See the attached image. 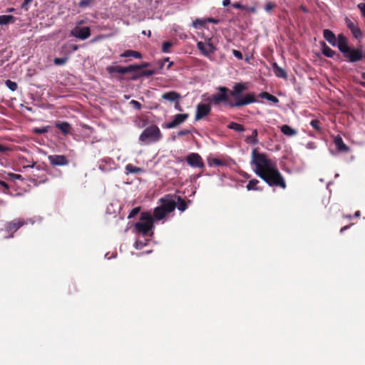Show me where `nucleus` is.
Listing matches in <instances>:
<instances>
[{"label":"nucleus","mask_w":365,"mask_h":365,"mask_svg":"<svg viewBox=\"0 0 365 365\" xmlns=\"http://www.w3.org/2000/svg\"><path fill=\"white\" fill-rule=\"evenodd\" d=\"M83 23H84V21H83V20H81V21H79L76 22V26H81V25H82Z\"/></svg>","instance_id":"nucleus-57"},{"label":"nucleus","mask_w":365,"mask_h":365,"mask_svg":"<svg viewBox=\"0 0 365 365\" xmlns=\"http://www.w3.org/2000/svg\"><path fill=\"white\" fill-rule=\"evenodd\" d=\"M245 140L249 144L255 145V144L257 143H258L257 130L256 129L253 130L252 131L251 135L249 136H247Z\"/></svg>","instance_id":"nucleus-26"},{"label":"nucleus","mask_w":365,"mask_h":365,"mask_svg":"<svg viewBox=\"0 0 365 365\" xmlns=\"http://www.w3.org/2000/svg\"><path fill=\"white\" fill-rule=\"evenodd\" d=\"M360 84L365 88V81L364 82H360Z\"/></svg>","instance_id":"nucleus-63"},{"label":"nucleus","mask_w":365,"mask_h":365,"mask_svg":"<svg viewBox=\"0 0 365 365\" xmlns=\"http://www.w3.org/2000/svg\"><path fill=\"white\" fill-rule=\"evenodd\" d=\"M205 23V19H196L192 22V26L195 28H198L199 26H203Z\"/></svg>","instance_id":"nucleus-36"},{"label":"nucleus","mask_w":365,"mask_h":365,"mask_svg":"<svg viewBox=\"0 0 365 365\" xmlns=\"http://www.w3.org/2000/svg\"><path fill=\"white\" fill-rule=\"evenodd\" d=\"M251 165L253 166L254 173L269 186L286 188L285 180L278 170L276 163L268 158L265 154L257 153L256 149H254L252 152Z\"/></svg>","instance_id":"nucleus-1"},{"label":"nucleus","mask_w":365,"mask_h":365,"mask_svg":"<svg viewBox=\"0 0 365 365\" xmlns=\"http://www.w3.org/2000/svg\"><path fill=\"white\" fill-rule=\"evenodd\" d=\"M160 205L155 208L153 219L156 220H163L167 215L175 209V200L174 197L166 195L160 199Z\"/></svg>","instance_id":"nucleus-3"},{"label":"nucleus","mask_w":365,"mask_h":365,"mask_svg":"<svg viewBox=\"0 0 365 365\" xmlns=\"http://www.w3.org/2000/svg\"><path fill=\"white\" fill-rule=\"evenodd\" d=\"M232 53L238 59H240V60L242 59V54L240 51L234 49V50H232Z\"/></svg>","instance_id":"nucleus-42"},{"label":"nucleus","mask_w":365,"mask_h":365,"mask_svg":"<svg viewBox=\"0 0 365 365\" xmlns=\"http://www.w3.org/2000/svg\"><path fill=\"white\" fill-rule=\"evenodd\" d=\"M35 163H34L31 165H27V166H25L24 168H34Z\"/></svg>","instance_id":"nucleus-62"},{"label":"nucleus","mask_w":365,"mask_h":365,"mask_svg":"<svg viewBox=\"0 0 365 365\" xmlns=\"http://www.w3.org/2000/svg\"><path fill=\"white\" fill-rule=\"evenodd\" d=\"M349 227V225H346V226L343 227L340 230V232H343L344 230H347Z\"/></svg>","instance_id":"nucleus-55"},{"label":"nucleus","mask_w":365,"mask_h":365,"mask_svg":"<svg viewBox=\"0 0 365 365\" xmlns=\"http://www.w3.org/2000/svg\"><path fill=\"white\" fill-rule=\"evenodd\" d=\"M324 38L333 46L336 45V39L335 34L329 29H324L323 31Z\"/></svg>","instance_id":"nucleus-17"},{"label":"nucleus","mask_w":365,"mask_h":365,"mask_svg":"<svg viewBox=\"0 0 365 365\" xmlns=\"http://www.w3.org/2000/svg\"><path fill=\"white\" fill-rule=\"evenodd\" d=\"M187 118H188V114H187V113L178 114L174 117V119L171 122L168 123L165 125V128H173L178 126V125L181 124L182 123H183Z\"/></svg>","instance_id":"nucleus-15"},{"label":"nucleus","mask_w":365,"mask_h":365,"mask_svg":"<svg viewBox=\"0 0 365 365\" xmlns=\"http://www.w3.org/2000/svg\"><path fill=\"white\" fill-rule=\"evenodd\" d=\"M15 21V18L12 15H1L0 16V25H6L13 24Z\"/></svg>","instance_id":"nucleus-23"},{"label":"nucleus","mask_w":365,"mask_h":365,"mask_svg":"<svg viewBox=\"0 0 365 365\" xmlns=\"http://www.w3.org/2000/svg\"><path fill=\"white\" fill-rule=\"evenodd\" d=\"M361 77L363 79L365 80V72L362 73Z\"/></svg>","instance_id":"nucleus-64"},{"label":"nucleus","mask_w":365,"mask_h":365,"mask_svg":"<svg viewBox=\"0 0 365 365\" xmlns=\"http://www.w3.org/2000/svg\"><path fill=\"white\" fill-rule=\"evenodd\" d=\"M135 68V67H133L132 66L122 67V66H116V65H113V66H108L106 70L109 73H118L123 74V73L132 72L133 69Z\"/></svg>","instance_id":"nucleus-12"},{"label":"nucleus","mask_w":365,"mask_h":365,"mask_svg":"<svg viewBox=\"0 0 365 365\" xmlns=\"http://www.w3.org/2000/svg\"><path fill=\"white\" fill-rule=\"evenodd\" d=\"M8 149L6 147H4V146H3L2 145L0 144V152H4V151H6Z\"/></svg>","instance_id":"nucleus-53"},{"label":"nucleus","mask_w":365,"mask_h":365,"mask_svg":"<svg viewBox=\"0 0 365 365\" xmlns=\"http://www.w3.org/2000/svg\"><path fill=\"white\" fill-rule=\"evenodd\" d=\"M153 74H154V71L150 70V71H143L141 75L149 76H152Z\"/></svg>","instance_id":"nucleus-45"},{"label":"nucleus","mask_w":365,"mask_h":365,"mask_svg":"<svg viewBox=\"0 0 365 365\" xmlns=\"http://www.w3.org/2000/svg\"><path fill=\"white\" fill-rule=\"evenodd\" d=\"M6 86L12 91H14L17 89V83L14 81H11V80H7L6 81Z\"/></svg>","instance_id":"nucleus-33"},{"label":"nucleus","mask_w":365,"mask_h":365,"mask_svg":"<svg viewBox=\"0 0 365 365\" xmlns=\"http://www.w3.org/2000/svg\"><path fill=\"white\" fill-rule=\"evenodd\" d=\"M121 57H133V58H142V55L138 52V51H133V50H126L121 55H120Z\"/></svg>","instance_id":"nucleus-27"},{"label":"nucleus","mask_w":365,"mask_h":365,"mask_svg":"<svg viewBox=\"0 0 365 365\" xmlns=\"http://www.w3.org/2000/svg\"><path fill=\"white\" fill-rule=\"evenodd\" d=\"M130 104L132 105L133 106V108L137 110H140L141 108V104L137 101L132 100L130 102Z\"/></svg>","instance_id":"nucleus-41"},{"label":"nucleus","mask_w":365,"mask_h":365,"mask_svg":"<svg viewBox=\"0 0 365 365\" xmlns=\"http://www.w3.org/2000/svg\"><path fill=\"white\" fill-rule=\"evenodd\" d=\"M175 108H176V109H178V110H181L180 106V105H179V103H176V104H175Z\"/></svg>","instance_id":"nucleus-59"},{"label":"nucleus","mask_w":365,"mask_h":365,"mask_svg":"<svg viewBox=\"0 0 365 365\" xmlns=\"http://www.w3.org/2000/svg\"><path fill=\"white\" fill-rule=\"evenodd\" d=\"M162 138L159 128L155 125L147 127L140 134L139 140L144 144L157 142Z\"/></svg>","instance_id":"nucleus-4"},{"label":"nucleus","mask_w":365,"mask_h":365,"mask_svg":"<svg viewBox=\"0 0 365 365\" xmlns=\"http://www.w3.org/2000/svg\"><path fill=\"white\" fill-rule=\"evenodd\" d=\"M310 125L317 130H320L319 121L318 120H313L311 121Z\"/></svg>","instance_id":"nucleus-40"},{"label":"nucleus","mask_w":365,"mask_h":365,"mask_svg":"<svg viewBox=\"0 0 365 365\" xmlns=\"http://www.w3.org/2000/svg\"><path fill=\"white\" fill-rule=\"evenodd\" d=\"M345 58H348L350 62H355L360 61L363 58L364 54L361 50L349 48L347 51L344 53Z\"/></svg>","instance_id":"nucleus-8"},{"label":"nucleus","mask_w":365,"mask_h":365,"mask_svg":"<svg viewBox=\"0 0 365 365\" xmlns=\"http://www.w3.org/2000/svg\"><path fill=\"white\" fill-rule=\"evenodd\" d=\"M345 23L356 38H360L362 37V33L361 30L353 21H351V19L347 17L345 18Z\"/></svg>","instance_id":"nucleus-14"},{"label":"nucleus","mask_w":365,"mask_h":365,"mask_svg":"<svg viewBox=\"0 0 365 365\" xmlns=\"http://www.w3.org/2000/svg\"><path fill=\"white\" fill-rule=\"evenodd\" d=\"M32 0H24L22 4V8L27 9L26 6L31 3Z\"/></svg>","instance_id":"nucleus-46"},{"label":"nucleus","mask_w":365,"mask_h":365,"mask_svg":"<svg viewBox=\"0 0 365 365\" xmlns=\"http://www.w3.org/2000/svg\"><path fill=\"white\" fill-rule=\"evenodd\" d=\"M219 93L214 94L211 96L210 101L215 105H219L220 103L224 102L227 103L230 107H238L245 106L256 101L255 95L248 94L245 96L242 99L236 101L235 103H232L228 100V89L225 87H219Z\"/></svg>","instance_id":"nucleus-2"},{"label":"nucleus","mask_w":365,"mask_h":365,"mask_svg":"<svg viewBox=\"0 0 365 365\" xmlns=\"http://www.w3.org/2000/svg\"><path fill=\"white\" fill-rule=\"evenodd\" d=\"M48 130V126L34 129V132L36 133H47Z\"/></svg>","instance_id":"nucleus-39"},{"label":"nucleus","mask_w":365,"mask_h":365,"mask_svg":"<svg viewBox=\"0 0 365 365\" xmlns=\"http://www.w3.org/2000/svg\"><path fill=\"white\" fill-rule=\"evenodd\" d=\"M213 163L215 164V165H222V163L220 160H217V159H214L213 160Z\"/></svg>","instance_id":"nucleus-51"},{"label":"nucleus","mask_w":365,"mask_h":365,"mask_svg":"<svg viewBox=\"0 0 365 365\" xmlns=\"http://www.w3.org/2000/svg\"><path fill=\"white\" fill-rule=\"evenodd\" d=\"M272 68L274 74L279 78H286L287 77L286 71L281 67H279L277 63H272Z\"/></svg>","instance_id":"nucleus-21"},{"label":"nucleus","mask_w":365,"mask_h":365,"mask_svg":"<svg viewBox=\"0 0 365 365\" xmlns=\"http://www.w3.org/2000/svg\"><path fill=\"white\" fill-rule=\"evenodd\" d=\"M336 46L339 48V49L340 50L341 52L343 53V54L349 48V47L348 46L347 39L343 34L338 35Z\"/></svg>","instance_id":"nucleus-16"},{"label":"nucleus","mask_w":365,"mask_h":365,"mask_svg":"<svg viewBox=\"0 0 365 365\" xmlns=\"http://www.w3.org/2000/svg\"><path fill=\"white\" fill-rule=\"evenodd\" d=\"M172 46V43L170 41H165L163 43L162 51L164 53H169L170 48Z\"/></svg>","instance_id":"nucleus-35"},{"label":"nucleus","mask_w":365,"mask_h":365,"mask_svg":"<svg viewBox=\"0 0 365 365\" xmlns=\"http://www.w3.org/2000/svg\"><path fill=\"white\" fill-rule=\"evenodd\" d=\"M50 163L53 165H66L68 164V160L63 155H52L48 157Z\"/></svg>","instance_id":"nucleus-11"},{"label":"nucleus","mask_w":365,"mask_h":365,"mask_svg":"<svg viewBox=\"0 0 365 365\" xmlns=\"http://www.w3.org/2000/svg\"><path fill=\"white\" fill-rule=\"evenodd\" d=\"M211 107L209 104L200 103L197 106L195 120H199L210 113Z\"/></svg>","instance_id":"nucleus-10"},{"label":"nucleus","mask_w":365,"mask_h":365,"mask_svg":"<svg viewBox=\"0 0 365 365\" xmlns=\"http://www.w3.org/2000/svg\"><path fill=\"white\" fill-rule=\"evenodd\" d=\"M181 98L180 95L175 91H169L162 95V98L170 102L178 101Z\"/></svg>","instance_id":"nucleus-19"},{"label":"nucleus","mask_w":365,"mask_h":365,"mask_svg":"<svg viewBox=\"0 0 365 365\" xmlns=\"http://www.w3.org/2000/svg\"><path fill=\"white\" fill-rule=\"evenodd\" d=\"M71 36L81 40H85L91 36V29L88 26H75L71 31Z\"/></svg>","instance_id":"nucleus-6"},{"label":"nucleus","mask_w":365,"mask_h":365,"mask_svg":"<svg viewBox=\"0 0 365 365\" xmlns=\"http://www.w3.org/2000/svg\"><path fill=\"white\" fill-rule=\"evenodd\" d=\"M259 180L257 179H252L249 181L247 185H246V188L247 190H260L257 185L259 184Z\"/></svg>","instance_id":"nucleus-29"},{"label":"nucleus","mask_w":365,"mask_h":365,"mask_svg":"<svg viewBox=\"0 0 365 365\" xmlns=\"http://www.w3.org/2000/svg\"><path fill=\"white\" fill-rule=\"evenodd\" d=\"M89 4V1H86V0H82L81 1V2L79 3V6H81V7H84V6H86Z\"/></svg>","instance_id":"nucleus-47"},{"label":"nucleus","mask_w":365,"mask_h":365,"mask_svg":"<svg viewBox=\"0 0 365 365\" xmlns=\"http://www.w3.org/2000/svg\"><path fill=\"white\" fill-rule=\"evenodd\" d=\"M177 200L178 201H175V207H177L180 211H185L187 208L185 202L180 197H177Z\"/></svg>","instance_id":"nucleus-31"},{"label":"nucleus","mask_w":365,"mask_h":365,"mask_svg":"<svg viewBox=\"0 0 365 365\" xmlns=\"http://www.w3.org/2000/svg\"><path fill=\"white\" fill-rule=\"evenodd\" d=\"M197 47L200 51L201 53L205 56H208L215 51V47L210 41L205 43L199 41L197 43Z\"/></svg>","instance_id":"nucleus-9"},{"label":"nucleus","mask_w":365,"mask_h":365,"mask_svg":"<svg viewBox=\"0 0 365 365\" xmlns=\"http://www.w3.org/2000/svg\"><path fill=\"white\" fill-rule=\"evenodd\" d=\"M154 219L148 212H142L140 221L135 224V228L138 232L146 235L153 227Z\"/></svg>","instance_id":"nucleus-5"},{"label":"nucleus","mask_w":365,"mask_h":365,"mask_svg":"<svg viewBox=\"0 0 365 365\" xmlns=\"http://www.w3.org/2000/svg\"><path fill=\"white\" fill-rule=\"evenodd\" d=\"M131 66H133V67H136V68L133 69V71H135L136 70H138V69H140V68H145V67L148 66V63H144L142 65H131Z\"/></svg>","instance_id":"nucleus-44"},{"label":"nucleus","mask_w":365,"mask_h":365,"mask_svg":"<svg viewBox=\"0 0 365 365\" xmlns=\"http://www.w3.org/2000/svg\"><path fill=\"white\" fill-rule=\"evenodd\" d=\"M322 53L329 58H331L335 54V51H333L331 48L326 45L324 42L322 43Z\"/></svg>","instance_id":"nucleus-25"},{"label":"nucleus","mask_w":365,"mask_h":365,"mask_svg":"<svg viewBox=\"0 0 365 365\" xmlns=\"http://www.w3.org/2000/svg\"><path fill=\"white\" fill-rule=\"evenodd\" d=\"M231 0H223L222 5L227 6L230 4Z\"/></svg>","instance_id":"nucleus-50"},{"label":"nucleus","mask_w":365,"mask_h":365,"mask_svg":"<svg viewBox=\"0 0 365 365\" xmlns=\"http://www.w3.org/2000/svg\"><path fill=\"white\" fill-rule=\"evenodd\" d=\"M334 144L339 151L348 152L349 150V147L344 143L343 140L340 136H336L334 138Z\"/></svg>","instance_id":"nucleus-20"},{"label":"nucleus","mask_w":365,"mask_h":365,"mask_svg":"<svg viewBox=\"0 0 365 365\" xmlns=\"http://www.w3.org/2000/svg\"><path fill=\"white\" fill-rule=\"evenodd\" d=\"M190 133V130H181L178 133V135H187Z\"/></svg>","instance_id":"nucleus-49"},{"label":"nucleus","mask_w":365,"mask_h":365,"mask_svg":"<svg viewBox=\"0 0 365 365\" xmlns=\"http://www.w3.org/2000/svg\"><path fill=\"white\" fill-rule=\"evenodd\" d=\"M259 96L262 98H265L269 101L273 102L274 103H277L279 100L277 97L273 95H271L267 92H262L259 94Z\"/></svg>","instance_id":"nucleus-30"},{"label":"nucleus","mask_w":365,"mask_h":365,"mask_svg":"<svg viewBox=\"0 0 365 365\" xmlns=\"http://www.w3.org/2000/svg\"><path fill=\"white\" fill-rule=\"evenodd\" d=\"M140 212V207H135L133 208L130 214L128 215V218H132L134 216H135L138 212Z\"/></svg>","instance_id":"nucleus-38"},{"label":"nucleus","mask_w":365,"mask_h":365,"mask_svg":"<svg viewBox=\"0 0 365 365\" xmlns=\"http://www.w3.org/2000/svg\"><path fill=\"white\" fill-rule=\"evenodd\" d=\"M56 127L58 128L64 135L68 134L71 129V125L67 122L57 123L56 124Z\"/></svg>","instance_id":"nucleus-24"},{"label":"nucleus","mask_w":365,"mask_h":365,"mask_svg":"<svg viewBox=\"0 0 365 365\" xmlns=\"http://www.w3.org/2000/svg\"><path fill=\"white\" fill-rule=\"evenodd\" d=\"M143 169L136 166H134L132 164H128L125 166V173L126 174H130V173H142Z\"/></svg>","instance_id":"nucleus-28"},{"label":"nucleus","mask_w":365,"mask_h":365,"mask_svg":"<svg viewBox=\"0 0 365 365\" xmlns=\"http://www.w3.org/2000/svg\"><path fill=\"white\" fill-rule=\"evenodd\" d=\"M205 21L214 23V24H217L219 22V21L217 19H212V18H208V19H205Z\"/></svg>","instance_id":"nucleus-48"},{"label":"nucleus","mask_w":365,"mask_h":365,"mask_svg":"<svg viewBox=\"0 0 365 365\" xmlns=\"http://www.w3.org/2000/svg\"><path fill=\"white\" fill-rule=\"evenodd\" d=\"M233 6H234L235 8H236V9H240V8H241V5H240V4H238V3H237V4H235L233 5Z\"/></svg>","instance_id":"nucleus-58"},{"label":"nucleus","mask_w":365,"mask_h":365,"mask_svg":"<svg viewBox=\"0 0 365 365\" xmlns=\"http://www.w3.org/2000/svg\"><path fill=\"white\" fill-rule=\"evenodd\" d=\"M71 48H72L73 51H77L78 49V46L77 45H73L71 46Z\"/></svg>","instance_id":"nucleus-56"},{"label":"nucleus","mask_w":365,"mask_h":365,"mask_svg":"<svg viewBox=\"0 0 365 365\" xmlns=\"http://www.w3.org/2000/svg\"><path fill=\"white\" fill-rule=\"evenodd\" d=\"M228 128L232 130H235L238 132H243L245 130V128L242 125L232 122L228 125Z\"/></svg>","instance_id":"nucleus-32"},{"label":"nucleus","mask_w":365,"mask_h":365,"mask_svg":"<svg viewBox=\"0 0 365 365\" xmlns=\"http://www.w3.org/2000/svg\"><path fill=\"white\" fill-rule=\"evenodd\" d=\"M14 11V8H9L8 9L7 11L9 12H13Z\"/></svg>","instance_id":"nucleus-61"},{"label":"nucleus","mask_w":365,"mask_h":365,"mask_svg":"<svg viewBox=\"0 0 365 365\" xmlns=\"http://www.w3.org/2000/svg\"><path fill=\"white\" fill-rule=\"evenodd\" d=\"M0 183H1V185L4 187H5V188H6V189H8V188H9V185H8V184H7L6 182H5L2 181V182H1Z\"/></svg>","instance_id":"nucleus-52"},{"label":"nucleus","mask_w":365,"mask_h":365,"mask_svg":"<svg viewBox=\"0 0 365 365\" xmlns=\"http://www.w3.org/2000/svg\"><path fill=\"white\" fill-rule=\"evenodd\" d=\"M282 133L287 136H294L297 131L287 125H284L280 128Z\"/></svg>","instance_id":"nucleus-22"},{"label":"nucleus","mask_w":365,"mask_h":365,"mask_svg":"<svg viewBox=\"0 0 365 365\" xmlns=\"http://www.w3.org/2000/svg\"><path fill=\"white\" fill-rule=\"evenodd\" d=\"M358 8L361 11L362 15L365 17V4L364 3H360L358 4Z\"/></svg>","instance_id":"nucleus-43"},{"label":"nucleus","mask_w":365,"mask_h":365,"mask_svg":"<svg viewBox=\"0 0 365 365\" xmlns=\"http://www.w3.org/2000/svg\"><path fill=\"white\" fill-rule=\"evenodd\" d=\"M276 7V4L272 2H267L264 6V9L267 12H270Z\"/></svg>","instance_id":"nucleus-37"},{"label":"nucleus","mask_w":365,"mask_h":365,"mask_svg":"<svg viewBox=\"0 0 365 365\" xmlns=\"http://www.w3.org/2000/svg\"><path fill=\"white\" fill-rule=\"evenodd\" d=\"M68 61V58H56L53 60V62L57 66H61L65 64Z\"/></svg>","instance_id":"nucleus-34"},{"label":"nucleus","mask_w":365,"mask_h":365,"mask_svg":"<svg viewBox=\"0 0 365 365\" xmlns=\"http://www.w3.org/2000/svg\"><path fill=\"white\" fill-rule=\"evenodd\" d=\"M186 161L190 166L193 168H202L204 167L202 159L198 153L189 154L186 158Z\"/></svg>","instance_id":"nucleus-7"},{"label":"nucleus","mask_w":365,"mask_h":365,"mask_svg":"<svg viewBox=\"0 0 365 365\" xmlns=\"http://www.w3.org/2000/svg\"><path fill=\"white\" fill-rule=\"evenodd\" d=\"M354 216H355V217H359V216H360V212H359V211H356V212L354 213Z\"/></svg>","instance_id":"nucleus-60"},{"label":"nucleus","mask_w":365,"mask_h":365,"mask_svg":"<svg viewBox=\"0 0 365 365\" xmlns=\"http://www.w3.org/2000/svg\"><path fill=\"white\" fill-rule=\"evenodd\" d=\"M26 222L24 220L22 219H16L13 221L9 222L6 225V230L9 232H15L17 231L21 227L26 225Z\"/></svg>","instance_id":"nucleus-13"},{"label":"nucleus","mask_w":365,"mask_h":365,"mask_svg":"<svg viewBox=\"0 0 365 365\" xmlns=\"http://www.w3.org/2000/svg\"><path fill=\"white\" fill-rule=\"evenodd\" d=\"M135 246L136 249H139V248H140L142 247L141 243H139L138 242H135Z\"/></svg>","instance_id":"nucleus-54"},{"label":"nucleus","mask_w":365,"mask_h":365,"mask_svg":"<svg viewBox=\"0 0 365 365\" xmlns=\"http://www.w3.org/2000/svg\"><path fill=\"white\" fill-rule=\"evenodd\" d=\"M247 88L245 84L242 83H236L233 87V91H232L230 94V96L235 97L237 101L241 100L242 98H239V95Z\"/></svg>","instance_id":"nucleus-18"}]
</instances>
